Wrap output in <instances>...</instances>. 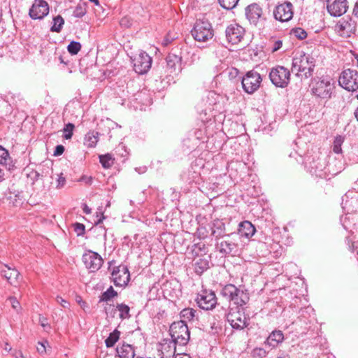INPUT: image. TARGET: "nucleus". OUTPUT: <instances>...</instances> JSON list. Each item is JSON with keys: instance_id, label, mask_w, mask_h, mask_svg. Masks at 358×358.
I'll list each match as a JSON object with an SVG mask.
<instances>
[{"instance_id": "obj_12", "label": "nucleus", "mask_w": 358, "mask_h": 358, "mask_svg": "<svg viewBox=\"0 0 358 358\" xmlns=\"http://www.w3.org/2000/svg\"><path fill=\"white\" fill-rule=\"evenodd\" d=\"M82 259L86 268L91 272L98 271L101 267L103 262L102 257L97 252L92 250H88L85 252Z\"/></svg>"}, {"instance_id": "obj_39", "label": "nucleus", "mask_w": 358, "mask_h": 358, "mask_svg": "<svg viewBox=\"0 0 358 358\" xmlns=\"http://www.w3.org/2000/svg\"><path fill=\"white\" fill-rule=\"evenodd\" d=\"M81 49V44L77 41H71L68 47L67 50L71 55H76Z\"/></svg>"}, {"instance_id": "obj_18", "label": "nucleus", "mask_w": 358, "mask_h": 358, "mask_svg": "<svg viewBox=\"0 0 358 358\" xmlns=\"http://www.w3.org/2000/svg\"><path fill=\"white\" fill-rule=\"evenodd\" d=\"M347 0H327V8L331 16L340 17L346 13Z\"/></svg>"}, {"instance_id": "obj_64", "label": "nucleus", "mask_w": 358, "mask_h": 358, "mask_svg": "<svg viewBox=\"0 0 358 358\" xmlns=\"http://www.w3.org/2000/svg\"><path fill=\"white\" fill-rule=\"evenodd\" d=\"M78 302L79 303V304L80 305V306L85 309V306H86V303L85 301H83L81 299L80 300H78Z\"/></svg>"}, {"instance_id": "obj_38", "label": "nucleus", "mask_w": 358, "mask_h": 358, "mask_svg": "<svg viewBox=\"0 0 358 358\" xmlns=\"http://www.w3.org/2000/svg\"><path fill=\"white\" fill-rule=\"evenodd\" d=\"M117 293L115 291L113 287H110L106 292L102 294L100 301H108L113 297L117 296Z\"/></svg>"}, {"instance_id": "obj_35", "label": "nucleus", "mask_w": 358, "mask_h": 358, "mask_svg": "<svg viewBox=\"0 0 358 358\" xmlns=\"http://www.w3.org/2000/svg\"><path fill=\"white\" fill-rule=\"evenodd\" d=\"M10 161V158L8 150L0 146V165L7 166Z\"/></svg>"}, {"instance_id": "obj_13", "label": "nucleus", "mask_w": 358, "mask_h": 358, "mask_svg": "<svg viewBox=\"0 0 358 358\" xmlns=\"http://www.w3.org/2000/svg\"><path fill=\"white\" fill-rule=\"evenodd\" d=\"M134 69L138 74L148 71L152 65V58L145 52H140L133 59Z\"/></svg>"}, {"instance_id": "obj_16", "label": "nucleus", "mask_w": 358, "mask_h": 358, "mask_svg": "<svg viewBox=\"0 0 358 358\" xmlns=\"http://www.w3.org/2000/svg\"><path fill=\"white\" fill-rule=\"evenodd\" d=\"M357 23L351 17L341 19L336 25V29L340 36L350 37L356 31Z\"/></svg>"}, {"instance_id": "obj_1", "label": "nucleus", "mask_w": 358, "mask_h": 358, "mask_svg": "<svg viewBox=\"0 0 358 358\" xmlns=\"http://www.w3.org/2000/svg\"><path fill=\"white\" fill-rule=\"evenodd\" d=\"M315 59L310 55L301 54L292 59V72L302 78H308L313 75Z\"/></svg>"}, {"instance_id": "obj_29", "label": "nucleus", "mask_w": 358, "mask_h": 358, "mask_svg": "<svg viewBox=\"0 0 358 358\" xmlns=\"http://www.w3.org/2000/svg\"><path fill=\"white\" fill-rule=\"evenodd\" d=\"M212 235L214 236L216 238H223L227 234H224L225 231V224L221 220H214L213 222V225L211 227Z\"/></svg>"}, {"instance_id": "obj_45", "label": "nucleus", "mask_w": 358, "mask_h": 358, "mask_svg": "<svg viewBox=\"0 0 358 358\" xmlns=\"http://www.w3.org/2000/svg\"><path fill=\"white\" fill-rule=\"evenodd\" d=\"M293 33L294 36L299 39H304L307 36V33L301 28H296L293 29Z\"/></svg>"}, {"instance_id": "obj_60", "label": "nucleus", "mask_w": 358, "mask_h": 358, "mask_svg": "<svg viewBox=\"0 0 358 358\" xmlns=\"http://www.w3.org/2000/svg\"><path fill=\"white\" fill-rule=\"evenodd\" d=\"M174 358H191V357L186 353H182L177 355Z\"/></svg>"}, {"instance_id": "obj_32", "label": "nucleus", "mask_w": 358, "mask_h": 358, "mask_svg": "<svg viewBox=\"0 0 358 358\" xmlns=\"http://www.w3.org/2000/svg\"><path fill=\"white\" fill-rule=\"evenodd\" d=\"M116 308L119 311V316L122 320H125L130 317V308L127 305L124 303H118L116 306Z\"/></svg>"}, {"instance_id": "obj_2", "label": "nucleus", "mask_w": 358, "mask_h": 358, "mask_svg": "<svg viewBox=\"0 0 358 358\" xmlns=\"http://www.w3.org/2000/svg\"><path fill=\"white\" fill-rule=\"evenodd\" d=\"M221 294L229 301H233L237 306L236 307L240 308L249 301L248 294L232 284L225 285L222 288Z\"/></svg>"}, {"instance_id": "obj_3", "label": "nucleus", "mask_w": 358, "mask_h": 358, "mask_svg": "<svg viewBox=\"0 0 358 358\" xmlns=\"http://www.w3.org/2000/svg\"><path fill=\"white\" fill-rule=\"evenodd\" d=\"M223 238L215 243L217 251L224 255H237L239 251L238 235L231 233L227 234Z\"/></svg>"}, {"instance_id": "obj_36", "label": "nucleus", "mask_w": 358, "mask_h": 358, "mask_svg": "<svg viewBox=\"0 0 358 358\" xmlns=\"http://www.w3.org/2000/svg\"><path fill=\"white\" fill-rule=\"evenodd\" d=\"M196 310L192 308H185L180 312V317L187 320H192L195 316Z\"/></svg>"}, {"instance_id": "obj_23", "label": "nucleus", "mask_w": 358, "mask_h": 358, "mask_svg": "<svg viewBox=\"0 0 358 358\" xmlns=\"http://www.w3.org/2000/svg\"><path fill=\"white\" fill-rule=\"evenodd\" d=\"M1 274L11 285H15L19 282L20 272L14 268H10L6 264L0 266Z\"/></svg>"}, {"instance_id": "obj_8", "label": "nucleus", "mask_w": 358, "mask_h": 358, "mask_svg": "<svg viewBox=\"0 0 358 358\" xmlns=\"http://www.w3.org/2000/svg\"><path fill=\"white\" fill-rule=\"evenodd\" d=\"M339 85L348 91H355L358 89V72L355 69L344 70L338 80Z\"/></svg>"}, {"instance_id": "obj_46", "label": "nucleus", "mask_w": 358, "mask_h": 358, "mask_svg": "<svg viewBox=\"0 0 358 358\" xmlns=\"http://www.w3.org/2000/svg\"><path fill=\"white\" fill-rule=\"evenodd\" d=\"M74 231L76 232L78 236H82L85 234V227L83 224L76 223L74 224Z\"/></svg>"}, {"instance_id": "obj_44", "label": "nucleus", "mask_w": 358, "mask_h": 358, "mask_svg": "<svg viewBox=\"0 0 358 358\" xmlns=\"http://www.w3.org/2000/svg\"><path fill=\"white\" fill-rule=\"evenodd\" d=\"M73 129L74 125L71 123H69L66 125V127L64 128V131L66 132L64 138L66 139H69L72 137Z\"/></svg>"}, {"instance_id": "obj_58", "label": "nucleus", "mask_w": 358, "mask_h": 358, "mask_svg": "<svg viewBox=\"0 0 358 358\" xmlns=\"http://www.w3.org/2000/svg\"><path fill=\"white\" fill-rule=\"evenodd\" d=\"M83 212L85 213V214H90L91 213V209L89 208V206L84 203L83 204Z\"/></svg>"}, {"instance_id": "obj_9", "label": "nucleus", "mask_w": 358, "mask_h": 358, "mask_svg": "<svg viewBox=\"0 0 358 358\" xmlns=\"http://www.w3.org/2000/svg\"><path fill=\"white\" fill-rule=\"evenodd\" d=\"M262 80V77L258 72L250 71L242 78L243 89L246 93L252 94L259 89Z\"/></svg>"}, {"instance_id": "obj_51", "label": "nucleus", "mask_w": 358, "mask_h": 358, "mask_svg": "<svg viewBox=\"0 0 358 358\" xmlns=\"http://www.w3.org/2000/svg\"><path fill=\"white\" fill-rule=\"evenodd\" d=\"M39 323L44 328H46V327L50 328V324L48 322V319L43 316L40 315Z\"/></svg>"}, {"instance_id": "obj_41", "label": "nucleus", "mask_w": 358, "mask_h": 358, "mask_svg": "<svg viewBox=\"0 0 358 358\" xmlns=\"http://www.w3.org/2000/svg\"><path fill=\"white\" fill-rule=\"evenodd\" d=\"M218 1L222 8L230 10L236 6L238 0H218Z\"/></svg>"}, {"instance_id": "obj_59", "label": "nucleus", "mask_w": 358, "mask_h": 358, "mask_svg": "<svg viewBox=\"0 0 358 358\" xmlns=\"http://www.w3.org/2000/svg\"><path fill=\"white\" fill-rule=\"evenodd\" d=\"M15 201H13L14 205H17V203H20L22 201V198L20 197V194H15Z\"/></svg>"}, {"instance_id": "obj_28", "label": "nucleus", "mask_w": 358, "mask_h": 358, "mask_svg": "<svg viewBox=\"0 0 358 358\" xmlns=\"http://www.w3.org/2000/svg\"><path fill=\"white\" fill-rule=\"evenodd\" d=\"M284 339L283 334L281 331H273L264 342L265 345L271 347L277 346Z\"/></svg>"}, {"instance_id": "obj_22", "label": "nucleus", "mask_w": 358, "mask_h": 358, "mask_svg": "<svg viewBox=\"0 0 358 358\" xmlns=\"http://www.w3.org/2000/svg\"><path fill=\"white\" fill-rule=\"evenodd\" d=\"M178 344L171 339H164L158 348L160 358H172L176 352Z\"/></svg>"}, {"instance_id": "obj_14", "label": "nucleus", "mask_w": 358, "mask_h": 358, "mask_svg": "<svg viewBox=\"0 0 358 358\" xmlns=\"http://www.w3.org/2000/svg\"><path fill=\"white\" fill-rule=\"evenodd\" d=\"M244 35V28L236 23L229 24L225 30L226 38L232 45L239 43L243 38Z\"/></svg>"}, {"instance_id": "obj_10", "label": "nucleus", "mask_w": 358, "mask_h": 358, "mask_svg": "<svg viewBox=\"0 0 358 358\" xmlns=\"http://www.w3.org/2000/svg\"><path fill=\"white\" fill-rule=\"evenodd\" d=\"M227 320L234 329L241 330L247 327V317L238 307L230 308Z\"/></svg>"}, {"instance_id": "obj_19", "label": "nucleus", "mask_w": 358, "mask_h": 358, "mask_svg": "<svg viewBox=\"0 0 358 358\" xmlns=\"http://www.w3.org/2000/svg\"><path fill=\"white\" fill-rule=\"evenodd\" d=\"M306 166L310 173L316 177L323 178L327 176L325 162L320 159H313L306 162Z\"/></svg>"}, {"instance_id": "obj_62", "label": "nucleus", "mask_w": 358, "mask_h": 358, "mask_svg": "<svg viewBox=\"0 0 358 358\" xmlns=\"http://www.w3.org/2000/svg\"><path fill=\"white\" fill-rule=\"evenodd\" d=\"M105 219V217L103 213H101L100 217L98 219V220L96 222V224H100L103 220Z\"/></svg>"}, {"instance_id": "obj_33", "label": "nucleus", "mask_w": 358, "mask_h": 358, "mask_svg": "<svg viewBox=\"0 0 358 358\" xmlns=\"http://www.w3.org/2000/svg\"><path fill=\"white\" fill-rule=\"evenodd\" d=\"M120 333L117 329L114 330L109 334V336L106 339V345L108 348L113 347L120 338Z\"/></svg>"}, {"instance_id": "obj_17", "label": "nucleus", "mask_w": 358, "mask_h": 358, "mask_svg": "<svg viewBox=\"0 0 358 358\" xmlns=\"http://www.w3.org/2000/svg\"><path fill=\"white\" fill-rule=\"evenodd\" d=\"M49 13V6L44 0H35L29 9V16L34 20H41Z\"/></svg>"}, {"instance_id": "obj_26", "label": "nucleus", "mask_w": 358, "mask_h": 358, "mask_svg": "<svg viewBox=\"0 0 358 358\" xmlns=\"http://www.w3.org/2000/svg\"><path fill=\"white\" fill-rule=\"evenodd\" d=\"M116 351L120 358H134L135 357L134 348L129 344H122L121 346H117Z\"/></svg>"}, {"instance_id": "obj_53", "label": "nucleus", "mask_w": 358, "mask_h": 358, "mask_svg": "<svg viewBox=\"0 0 358 358\" xmlns=\"http://www.w3.org/2000/svg\"><path fill=\"white\" fill-rule=\"evenodd\" d=\"M37 351L40 354H43L46 351V348L44 343L38 342L36 347Z\"/></svg>"}, {"instance_id": "obj_61", "label": "nucleus", "mask_w": 358, "mask_h": 358, "mask_svg": "<svg viewBox=\"0 0 358 358\" xmlns=\"http://www.w3.org/2000/svg\"><path fill=\"white\" fill-rule=\"evenodd\" d=\"M127 22H128V21H127V19L126 17L125 18H122L121 20V21H120V24L122 26H128Z\"/></svg>"}, {"instance_id": "obj_43", "label": "nucleus", "mask_w": 358, "mask_h": 358, "mask_svg": "<svg viewBox=\"0 0 358 358\" xmlns=\"http://www.w3.org/2000/svg\"><path fill=\"white\" fill-rule=\"evenodd\" d=\"M192 254L195 256H199V252H206V245L203 243L194 244L192 246Z\"/></svg>"}, {"instance_id": "obj_50", "label": "nucleus", "mask_w": 358, "mask_h": 358, "mask_svg": "<svg viewBox=\"0 0 358 358\" xmlns=\"http://www.w3.org/2000/svg\"><path fill=\"white\" fill-rule=\"evenodd\" d=\"M80 182H83L86 185H90L92 183L93 178L92 176H83L80 179Z\"/></svg>"}, {"instance_id": "obj_24", "label": "nucleus", "mask_w": 358, "mask_h": 358, "mask_svg": "<svg viewBox=\"0 0 358 358\" xmlns=\"http://www.w3.org/2000/svg\"><path fill=\"white\" fill-rule=\"evenodd\" d=\"M167 68L170 73L177 74L182 70V57L174 54H169L166 57Z\"/></svg>"}, {"instance_id": "obj_6", "label": "nucleus", "mask_w": 358, "mask_h": 358, "mask_svg": "<svg viewBox=\"0 0 358 358\" xmlns=\"http://www.w3.org/2000/svg\"><path fill=\"white\" fill-rule=\"evenodd\" d=\"M331 81L329 77L314 78L310 85L313 94L322 99L330 98L333 89Z\"/></svg>"}, {"instance_id": "obj_49", "label": "nucleus", "mask_w": 358, "mask_h": 358, "mask_svg": "<svg viewBox=\"0 0 358 358\" xmlns=\"http://www.w3.org/2000/svg\"><path fill=\"white\" fill-rule=\"evenodd\" d=\"M8 301L11 303V306L13 309L17 310L18 308H20L19 301L16 299L15 297L10 296L8 298Z\"/></svg>"}, {"instance_id": "obj_52", "label": "nucleus", "mask_w": 358, "mask_h": 358, "mask_svg": "<svg viewBox=\"0 0 358 358\" xmlns=\"http://www.w3.org/2000/svg\"><path fill=\"white\" fill-rule=\"evenodd\" d=\"M64 147L62 145H58L55 148V150L54 152V155L59 156V155H62L64 153Z\"/></svg>"}, {"instance_id": "obj_30", "label": "nucleus", "mask_w": 358, "mask_h": 358, "mask_svg": "<svg viewBox=\"0 0 358 358\" xmlns=\"http://www.w3.org/2000/svg\"><path fill=\"white\" fill-rule=\"evenodd\" d=\"M98 141L99 133L95 131H90L85 136L84 144L87 148H94Z\"/></svg>"}, {"instance_id": "obj_34", "label": "nucleus", "mask_w": 358, "mask_h": 358, "mask_svg": "<svg viewBox=\"0 0 358 358\" xmlns=\"http://www.w3.org/2000/svg\"><path fill=\"white\" fill-rule=\"evenodd\" d=\"M99 162L102 166L105 169H108L112 166L113 160L110 155L106 154L99 156Z\"/></svg>"}, {"instance_id": "obj_15", "label": "nucleus", "mask_w": 358, "mask_h": 358, "mask_svg": "<svg viewBox=\"0 0 358 358\" xmlns=\"http://www.w3.org/2000/svg\"><path fill=\"white\" fill-rule=\"evenodd\" d=\"M199 306L203 310H210L217 303L215 294L211 290H203L196 299Z\"/></svg>"}, {"instance_id": "obj_31", "label": "nucleus", "mask_w": 358, "mask_h": 358, "mask_svg": "<svg viewBox=\"0 0 358 358\" xmlns=\"http://www.w3.org/2000/svg\"><path fill=\"white\" fill-rule=\"evenodd\" d=\"M53 24L50 28L52 32L59 33L61 31L64 24V20L61 15H57L53 17Z\"/></svg>"}, {"instance_id": "obj_37", "label": "nucleus", "mask_w": 358, "mask_h": 358, "mask_svg": "<svg viewBox=\"0 0 358 358\" xmlns=\"http://www.w3.org/2000/svg\"><path fill=\"white\" fill-rule=\"evenodd\" d=\"M344 141V138L341 136H338L335 138L333 144V150L335 153L340 154L342 152L341 145Z\"/></svg>"}, {"instance_id": "obj_11", "label": "nucleus", "mask_w": 358, "mask_h": 358, "mask_svg": "<svg viewBox=\"0 0 358 358\" xmlns=\"http://www.w3.org/2000/svg\"><path fill=\"white\" fill-rule=\"evenodd\" d=\"M111 278L117 287L127 285L130 279L129 271L125 265L115 266L111 273Z\"/></svg>"}, {"instance_id": "obj_21", "label": "nucleus", "mask_w": 358, "mask_h": 358, "mask_svg": "<svg viewBox=\"0 0 358 358\" xmlns=\"http://www.w3.org/2000/svg\"><path fill=\"white\" fill-rule=\"evenodd\" d=\"M247 19L251 24L257 25L259 21L265 20L262 8L257 3H252L245 8Z\"/></svg>"}, {"instance_id": "obj_55", "label": "nucleus", "mask_w": 358, "mask_h": 358, "mask_svg": "<svg viewBox=\"0 0 358 358\" xmlns=\"http://www.w3.org/2000/svg\"><path fill=\"white\" fill-rule=\"evenodd\" d=\"M203 231H204V229L203 228H199L197 230L198 236L200 238H204L206 236V233Z\"/></svg>"}, {"instance_id": "obj_47", "label": "nucleus", "mask_w": 358, "mask_h": 358, "mask_svg": "<svg viewBox=\"0 0 358 358\" xmlns=\"http://www.w3.org/2000/svg\"><path fill=\"white\" fill-rule=\"evenodd\" d=\"M55 301L57 303L61 305L64 308H67L69 306V303L60 296H57L55 298Z\"/></svg>"}, {"instance_id": "obj_4", "label": "nucleus", "mask_w": 358, "mask_h": 358, "mask_svg": "<svg viewBox=\"0 0 358 358\" xmlns=\"http://www.w3.org/2000/svg\"><path fill=\"white\" fill-rule=\"evenodd\" d=\"M170 335L171 340L179 346L185 345L189 340V331L184 320L174 322L170 326Z\"/></svg>"}, {"instance_id": "obj_54", "label": "nucleus", "mask_w": 358, "mask_h": 358, "mask_svg": "<svg viewBox=\"0 0 358 358\" xmlns=\"http://www.w3.org/2000/svg\"><path fill=\"white\" fill-rule=\"evenodd\" d=\"M282 45V43L281 41H276L274 43L272 51L273 52L278 51V50H280L281 48Z\"/></svg>"}, {"instance_id": "obj_20", "label": "nucleus", "mask_w": 358, "mask_h": 358, "mask_svg": "<svg viewBox=\"0 0 358 358\" xmlns=\"http://www.w3.org/2000/svg\"><path fill=\"white\" fill-rule=\"evenodd\" d=\"M292 4L289 2L280 4L275 7L273 15L277 20L287 22L293 17Z\"/></svg>"}, {"instance_id": "obj_7", "label": "nucleus", "mask_w": 358, "mask_h": 358, "mask_svg": "<svg viewBox=\"0 0 358 358\" xmlns=\"http://www.w3.org/2000/svg\"><path fill=\"white\" fill-rule=\"evenodd\" d=\"M269 78L275 86L284 88L289 83L290 72L284 66H277L271 70Z\"/></svg>"}, {"instance_id": "obj_63", "label": "nucleus", "mask_w": 358, "mask_h": 358, "mask_svg": "<svg viewBox=\"0 0 358 358\" xmlns=\"http://www.w3.org/2000/svg\"><path fill=\"white\" fill-rule=\"evenodd\" d=\"M4 180V171L3 169H0V182Z\"/></svg>"}, {"instance_id": "obj_25", "label": "nucleus", "mask_w": 358, "mask_h": 358, "mask_svg": "<svg viewBox=\"0 0 358 358\" xmlns=\"http://www.w3.org/2000/svg\"><path fill=\"white\" fill-rule=\"evenodd\" d=\"M255 228L253 224L249 221H244L238 224V229L237 233L234 234L238 235V240L241 237L249 238L252 237L255 233Z\"/></svg>"}, {"instance_id": "obj_40", "label": "nucleus", "mask_w": 358, "mask_h": 358, "mask_svg": "<svg viewBox=\"0 0 358 358\" xmlns=\"http://www.w3.org/2000/svg\"><path fill=\"white\" fill-rule=\"evenodd\" d=\"M86 14L85 3L78 4L73 10V15L75 17H82Z\"/></svg>"}, {"instance_id": "obj_48", "label": "nucleus", "mask_w": 358, "mask_h": 358, "mask_svg": "<svg viewBox=\"0 0 358 358\" xmlns=\"http://www.w3.org/2000/svg\"><path fill=\"white\" fill-rule=\"evenodd\" d=\"M65 183H66V179L63 176V174L60 173L59 175H58V178L57 180V188L63 187L64 186Z\"/></svg>"}, {"instance_id": "obj_5", "label": "nucleus", "mask_w": 358, "mask_h": 358, "mask_svg": "<svg viewBox=\"0 0 358 358\" xmlns=\"http://www.w3.org/2000/svg\"><path fill=\"white\" fill-rule=\"evenodd\" d=\"M191 33L193 38L200 42H206L213 36L212 25L210 22L206 19L197 20Z\"/></svg>"}, {"instance_id": "obj_27", "label": "nucleus", "mask_w": 358, "mask_h": 358, "mask_svg": "<svg viewBox=\"0 0 358 358\" xmlns=\"http://www.w3.org/2000/svg\"><path fill=\"white\" fill-rule=\"evenodd\" d=\"M209 257H199L194 259V268L197 274H201L209 268Z\"/></svg>"}, {"instance_id": "obj_56", "label": "nucleus", "mask_w": 358, "mask_h": 358, "mask_svg": "<svg viewBox=\"0 0 358 358\" xmlns=\"http://www.w3.org/2000/svg\"><path fill=\"white\" fill-rule=\"evenodd\" d=\"M275 358H290V357L285 352H279Z\"/></svg>"}, {"instance_id": "obj_57", "label": "nucleus", "mask_w": 358, "mask_h": 358, "mask_svg": "<svg viewBox=\"0 0 358 358\" xmlns=\"http://www.w3.org/2000/svg\"><path fill=\"white\" fill-rule=\"evenodd\" d=\"M352 15L358 19V1H357L354 6Z\"/></svg>"}, {"instance_id": "obj_42", "label": "nucleus", "mask_w": 358, "mask_h": 358, "mask_svg": "<svg viewBox=\"0 0 358 358\" xmlns=\"http://www.w3.org/2000/svg\"><path fill=\"white\" fill-rule=\"evenodd\" d=\"M267 355V352L262 348H255L252 352L253 358H264Z\"/></svg>"}]
</instances>
